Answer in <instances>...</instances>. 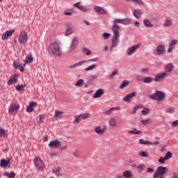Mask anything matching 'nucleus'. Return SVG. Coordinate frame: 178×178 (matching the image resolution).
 I'll use <instances>...</instances> for the list:
<instances>
[{
	"instance_id": "nucleus-1",
	"label": "nucleus",
	"mask_w": 178,
	"mask_h": 178,
	"mask_svg": "<svg viewBox=\"0 0 178 178\" xmlns=\"http://www.w3.org/2000/svg\"><path fill=\"white\" fill-rule=\"evenodd\" d=\"M114 24L113 25V38L112 40V46H111V51L116 47L118 44V41L119 40V37H120V33H119V29L120 26L118 25L116 23H120L122 24V19H115L113 21Z\"/></svg>"
},
{
	"instance_id": "nucleus-2",
	"label": "nucleus",
	"mask_w": 178,
	"mask_h": 178,
	"mask_svg": "<svg viewBox=\"0 0 178 178\" xmlns=\"http://www.w3.org/2000/svg\"><path fill=\"white\" fill-rule=\"evenodd\" d=\"M49 54L55 55V56H59L60 55V47H59V43L53 42L49 47Z\"/></svg>"
},
{
	"instance_id": "nucleus-3",
	"label": "nucleus",
	"mask_w": 178,
	"mask_h": 178,
	"mask_svg": "<svg viewBox=\"0 0 178 178\" xmlns=\"http://www.w3.org/2000/svg\"><path fill=\"white\" fill-rule=\"evenodd\" d=\"M150 99L154 101H163L165 99V93L161 90H156L154 93L149 95Z\"/></svg>"
},
{
	"instance_id": "nucleus-4",
	"label": "nucleus",
	"mask_w": 178,
	"mask_h": 178,
	"mask_svg": "<svg viewBox=\"0 0 178 178\" xmlns=\"http://www.w3.org/2000/svg\"><path fill=\"white\" fill-rule=\"evenodd\" d=\"M166 173H168V168L166 167L159 166L154 172V177L165 178Z\"/></svg>"
},
{
	"instance_id": "nucleus-5",
	"label": "nucleus",
	"mask_w": 178,
	"mask_h": 178,
	"mask_svg": "<svg viewBox=\"0 0 178 178\" xmlns=\"http://www.w3.org/2000/svg\"><path fill=\"white\" fill-rule=\"evenodd\" d=\"M97 60H98V58H92L90 60H82L81 62L76 63L73 65L70 66L69 67L70 69H76V67L83 66L84 63H87L88 62H97Z\"/></svg>"
},
{
	"instance_id": "nucleus-6",
	"label": "nucleus",
	"mask_w": 178,
	"mask_h": 178,
	"mask_svg": "<svg viewBox=\"0 0 178 178\" xmlns=\"http://www.w3.org/2000/svg\"><path fill=\"white\" fill-rule=\"evenodd\" d=\"M29 40V36L27 35V33L23 31L20 33L19 36L18 38V41L19 44H26Z\"/></svg>"
},
{
	"instance_id": "nucleus-7",
	"label": "nucleus",
	"mask_w": 178,
	"mask_h": 178,
	"mask_svg": "<svg viewBox=\"0 0 178 178\" xmlns=\"http://www.w3.org/2000/svg\"><path fill=\"white\" fill-rule=\"evenodd\" d=\"M34 165L36 166L37 169H44L45 168V163H43L42 160L40 157H35L34 159Z\"/></svg>"
},
{
	"instance_id": "nucleus-8",
	"label": "nucleus",
	"mask_w": 178,
	"mask_h": 178,
	"mask_svg": "<svg viewBox=\"0 0 178 178\" xmlns=\"http://www.w3.org/2000/svg\"><path fill=\"white\" fill-rule=\"evenodd\" d=\"M19 108L20 106L15 104H11L8 108L9 115H15V113H17V111H19Z\"/></svg>"
},
{
	"instance_id": "nucleus-9",
	"label": "nucleus",
	"mask_w": 178,
	"mask_h": 178,
	"mask_svg": "<svg viewBox=\"0 0 178 178\" xmlns=\"http://www.w3.org/2000/svg\"><path fill=\"white\" fill-rule=\"evenodd\" d=\"M140 47H141V44H138L129 47L127 51V55L131 56V55H133V54H136V52L137 51V49H139Z\"/></svg>"
},
{
	"instance_id": "nucleus-10",
	"label": "nucleus",
	"mask_w": 178,
	"mask_h": 178,
	"mask_svg": "<svg viewBox=\"0 0 178 178\" xmlns=\"http://www.w3.org/2000/svg\"><path fill=\"white\" fill-rule=\"evenodd\" d=\"M139 144L142 145H159L161 143L159 141H156L154 143H152L149 140H144V139H140L139 140Z\"/></svg>"
},
{
	"instance_id": "nucleus-11",
	"label": "nucleus",
	"mask_w": 178,
	"mask_h": 178,
	"mask_svg": "<svg viewBox=\"0 0 178 178\" xmlns=\"http://www.w3.org/2000/svg\"><path fill=\"white\" fill-rule=\"evenodd\" d=\"M60 145H62V143L58 140H51L48 145L49 148H60Z\"/></svg>"
},
{
	"instance_id": "nucleus-12",
	"label": "nucleus",
	"mask_w": 178,
	"mask_h": 178,
	"mask_svg": "<svg viewBox=\"0 0 178 178\" xmlns=\"http://www.w3.org/2000/svg\"><path fill=\"white\" fill-rule=\"evenodd\" d=\"M169 74L166 72H161L160 74H157L156 76L154 79V81H161V80H163V79H166Z\"/></svg>"
},
{
	"instance_id": "nucleus-13",
	"label": "nucleus",
	"mask_w": 178,
	"mask_h": 178,
	"mask_svg": "<svg viewBox=\"0 0 178 178\" xmlns=\"http://www.w3.org/2000/svg\"><path fill=\"white\" fill-rule=\"evenodd\" d=\"M78 45H79V39H77V38H74L70 44L68 52H72V51H74V49L77 48Z\"/></svg>"
},
{
	"instance_id": "nucleus-14",
	"label": "nucleus",
	"mask_w": 178,
	"mask_h": 178,
	"mask_svg": "<svg viewBox=\"0 0 178 178\" xmlns=\"http://www.w3.org/2000/svg\"><path fill=\"white\" fill-rule=\"evenodd\" d=\"M107 128L106 127H104L103 128L101 126L97 127L95 129V132L99 136H104L105 133H106Z\"/></svg>"
},
{
	"instance_id": "nucleus-15",
	"label": "nucleus",
	"mask_w": 178,
	"mask_h": 178,
	"mask_svg": "<svg viewBox=\"0 0 178 178\" xmlns=\"http://www.w3.org/2000/svg\"><path fill=\"white\" fill-rule=\"evenodd\" d=\"M13 33H15V29L6 31L2 34L1 39L3 40H8L9 37H12V35H13Z\"/></svg>"
},
{
	"instance_id": "nucleus-16",
	"label": "nucleus",
	"mask_w": 178,
	"mask_h": 178,
	"mask_svg": "<svg viewBox=\"0 0 178 178\" xmlns=\"http://www.w3.org/2000/svg\"><path fill=\"white\" fill-rule=\"evenodd\" d=\"M137 97V92H132L130 94H128L126 97H124L123 102H129V101H131L133 98H136Z\"/></svg>"
},
{
	"instance_id": "nucleus-17",
	"label": "nucleus",
	"mask_w": 178,
	"mask_h": 178,
	"mask_svg": "<svg viewBox=\"0 0 178 178\" xmlns=\"http://www.w3.org/2000/svg\"><path fill=\"white\" fill-rule=\"evenodd\" d=\"M16 83H17V74H15L10 76L7 84L8 86H12V84H16Z\"/></svg>"
},
{
	"instance_id": "nucleus-18",
	"label": "nucleus",
	"mask_w": 178,
	"mask_h": 178,
	"mask_svg": "<svg viewBox=\"0 0 178 178\" xmlns=\"http://www.w3.org/2000/svg\"><path fill=\"white\" fill-rule=\"evenodd\" d=\"M105 94V91H104L103 89H98L94 94H93V98H101L102 95Z\"/></svg>"
},
{
	"instance_id": "nucleus-19",
	"label": "nucleus",
	"mask_w": 178,
	"mask_h": 178,
	"mask_svg": "<svg viewBox=\"0 0 178 178\" xmlns=\"http://www.w3.org/2000/svg\"><path fill=\"white\" fill-rule=\"evenodd\" d=\"M10 164V159L6 160L4 159H1L0 161L1 168H6V166H9Z\"/></svg>"
},
{
	"instance_id": "nucleus-20",
	"label": "nucleus",
	"mask_w": 178,
	"mask_h": 178,
	"mask_svg": "<svg viewBox=\"0 0 178 178\" xmlns=\"http://www.w3.org/2000/svg\"><path fill=\"white\" fill-rule=\"evenodd\" d=\"M94 10L99 15H106V13H108V12H106L102 7L95 6Z\"/></svg>"
},
{
	"instance_id": "nucleus-21",
	"label": "nucleus",
	"mask_w": 178,
	"mask_h": 178,
	"mask_svg": "<svg viewBox=\"0 0 178 178\" xmlns=\"http://www.w3.org/2000/svg\"><path fill=\"white\" fill-rule=\"evenodd\" d=\"M157 55H163L165 54V45H159L156 48Z\"/></svg>"
},
{
	"instance_id": "nucleus-22",
	"label": "nucleus",
	"mask_w": 178,
	"mask_h": 178,
	"mask_svg": "<svg viewBox=\"0 0 178 178\" xmlns=\"http://www.w3.org/2000/svg\"><path fill=\"white\" fill-rule=\"evenodd\" d=\"M174 68H175V67L173 66V64L168 63L165 67V72L164 73H167V74H168V73H170V72H172Z\"/></svg>"
},
{
	"instance_id": "nucleus-23",
	"label": "nucleus",
	"mask_w": 178,
	"mask_h": 178,
	"mask_svg": "<svg viewBox=\"0 0 178 178\" xmlns=\"http://www.w3.org/2000/svg\"><path fill=\"white\" fill-rule=\"evenodd\" d=\"M76 30L74 29V26L72 24L67 25V35H70V34H73Z\"/></svg>"
},
{
	"instance_id": "nucleus-24",
	"label": "nucleus",
	"mask_w": 178,
	"mask_h": 178,
	"mask_svg": "<svg viewBox=\"0 0 178 178\" xmlns=\"http://www.w3.org/2000/svg\"><path fill=\"white\" fill-rule=\"evenodd\" d=\"M36 106H37V103H35L34 102H31L29 103V105L27 106V107H26V112H33V111H34L33 107Z\"/></svg>"
},
{
	"instance_id": "nucleus-25",
	"label": "nucleus",
	"mask_w": 178,
	"mask_h": 178,
	"mask_svg": "<svg viewBox=\"0 0 178 178\" xmlns=\"http://www.w3.org/2000/svg\"><path fill=\"white\" fill-rule=\"evenodd\" d=\"M119 109H120V107H112L111 109L106 111L105 114L109 116L114 111H119Z\"/></svg>"
},
{
	"instance_id": "nucleus-26",
	"label": "nucleus",
	"mask_w": 178,
	"mask_h": 178,
	"mask_svg": "<svg viewBox=\"0 0 178 178\" xmlns=\"http://www.w3.org/2000/svg\"><path fill=\"white\" fill-rule=\"evenodd\" d=\"M126 2H130L131 3H136V5H144L143 0H125Z\"/></svg>"
},
{
	"instance_id": "nucleus-27",
	"label": "nucleus",
	"mask_w": 178,
	"mask_h": 178,
	"mask_svg": "<svg viewBox=\"0 0 178 178\" xmlns=\"http://www.w3.org/2000/svg\"><path fill=\"white\" fill-rule=\"evenodd\" d=\"M54 118L58 120L60 118H63V111H55Z\"/></svg>"
},
{
	"instance_id": "nucleus-28",
	"label": "nucleus",
	"mask_w": 178,
	"mask_h": 178,
	"mask_svg": "<svg viewBox=\"0 0 178 178\" xmlns=\"http://www.w3.org/2000/svg\"><path fill=\"white\" fill-rule=\"evenodd\" d=\"M123 176L124 178H131L133 177V172L130 170H126L123 172Z\"/></svg>"
},
{
	"instance_id": "nucleus-29",
	"label": "nucleus",
	"mask_w": 178,
	"mask_h": 178,
	"mask_svg": "<svg viewBox=\"0 0 178 178\" xmlns=\"http://www.w3.org/2000/svg\"><path fill=\"white\" fill-rule=\"evenodd\" d=\"M108 123H109V125L111 126V127H116V126H118L116 120L114 118H111Z\"/></svg>"
},
{
	"instance_id": "nucleus-30",
	"label": "nucleus",
	"mask_w": 178,
	"mask_h": 178,
	"mask_svg": "<svg viewBox=\"0 0 178 178\" xmlns=\"http://www.w3.org/2000/svg\"><path fill=\"white\" fill-rule=\"evenodd\" d=\"M152 81H154V79L151 76L143 77V83H152Z\"/></svg>"
},
{
	"instance_id": "nucleus-31",
	"label": "nucleus",
	"mask_w": 178,
	"mask_h": 178,
	"mask_svg": "<svg viewBox=\"0 0 178 178\" xmlns=\"http://www.w3.org/2000/svg\"><path fill=\"white\" fill-rule=\"evenodd\" d=\"M3 176H7L8 178H15L16 177V174H15L14 172H5L3 173Z\"/></svg>"
},
{
	"instance_id": "nucleus-32",
	"label": "nucleus",
	"mask_w": 178,
	"mask_h": 178,
	"mask_svg": "<svg viewBox=\"0 0 178 178\" xmlns=\"http://www.w3.org/2000/svg\"><path fill=\"white\" fill-rule=\"evenodd\" d=\"M143 24L146 26V27H153L154 25L152 24V23L151 22V21L145 19L143 21Z\"/></svg>"
},
{
	"instance_id": "nucleus-33",
	"label": "nucleus",
	"mask_w": 178,
	"mask_h": 178,
	"mask_svg": "<svg viewBox=\"0 0 178 178\" xmlns=\"http://www.w3.org/2000/svg\"><path fill=\"white\" fill-rule=\"evenodd\" d=\"M143 13L141 10H135L134 12V16L136 17V19H140V15Z\"/></svg>"
},
{
	"instance_id": "nucleus-34",
	"label": "nucleus",
	"mask_w": 178,
	"mask_h": 178,
	"mask_svg": "<svg viewBox=\"0 0 178 178\" xmlns=\"http://www.w3.org/2000/svg\"><path fill=\"white\" fill-rule=\"evenodd\" d=\"M72 155L76 158H80V156H81V153L80 152V150L75 149L72 152Z\"/></svg>"
},
{
	"instance_id": "nucleus-35",
	"label": "nucleus",
	"mask_w": 178,
	"mask_h": 178,
	"mask_svg": "<svg viewBox=\"0 0 178 178\" xmlns=\"http://www.w3.org/2000/svg\"><path fill=\"white\" fill-rule=\"evenodd\" d=\"M82 52L84 55H87V56H90V55H91V50L86 47L82 49Z\"/></svg>"
},
{
	"instance_id": "nucleus-36",
	"label": "nucleus",
	"mask_w": 178,
	"mask_h": 178,
	"mask_svg": "<svg viewBox=\"0 0 178 178\" xmlns=\"http://www.w3.org/2000/svg\"><path fill=\"white\" fill-rule=\"evenodd\" d=\"M128 133H129V134L140 135V134H141V131H138L136 129H134L131 131H129Z\"/></svg>"
},
{
	"instance_id": "nucleus-37",
	"label": "nucleus",
	"mask_w": 178,
	"mask_h": 178,
	"mask_svg": "<svg viewBox=\"0 0 178 178\" xmlns=\"http://www.w3.org/2000/svg\"><path fill=\"white\" fill-rule=\"evenodd\" d=\"M150 122H151V118H147L146 120H142L140 121V123H142L143 126H148Z\"/></svg>"
},
{
	"instance_id": "nucleus-38",
	"label": "nucleus",
	"mask_w": 178,
	"mask_h": 178,
	"mask_svg": "<svg viewBox=\"0 0 178 178\" xmlns=\"http://www.w3.org/2000/svg\"><path fill=\"white\" fill-rule=\"evenodd\" d=\"M34 60V58L31 56H26L25 58V63H31Z\"/></svg>"
},
{
	"instance_id": "nucleus-39",
	"label": "nucleus",
	"mask_w": 178,
	"mask_h": 178,
	"mask_svg": "<svg viewBox=\"0 0 178 178\" xmlns=\"http://www.w3.org/2000/svg\"><path fill=\"white\" fill-rule=\"evenodd\" d=\"M129 84H130V81H122L121 86H120V88H126V87H127V86H129Z\"/></svg>"
},
{
	"instance_id": "nucleus-40",
	"label": "nucleus",
	"mask_w": 178,
	"mask_h": 178,
	"mask_svg": "<svg viewBox=\"0 0 178 178\" xmlns=\"http://www.w3.org/2000/svg\"><path fill=\"white\" fill-rule=\"evenodd\" d=\"M172 24H173V22H172V20L166 19L165 23L163 24V26L165 27H170V26H172Z\"/></svg>"
},
{
	"instance_id": "nucleus-41",
	"label": "nucleus",
	"mask_w": 178,
	"mask_h": 178,
	"mask_svg": "<svg viewBox=\"0 0 178 178\" xmlns=\"http://www.w3.org/2000/svg\"><path fill=\"white\" fill-rule=\"evenodd\" d=\"M139 155L140 156H143V158H148L149 156V154L145 151H140Z\"/></svg>"
},
{
	"instance_id": "nucleus-42",
	"label": "nucleus",
	"mask_w": 178,
	"mask_h": 178,
	"mask_svg": "<svg viewBox=\"0 0 178 178\" xmlns=\"http://www.w3.org/2000/svg\"><path fill=\"white\" fill-rule=\"evenodd\" d=\"M119 73V70H115L114 72H112V74L109 76L110 80H113V78L116 74Z\"/></svg>"
},
{
	"instance_id": "nucleus-43",
	"label": "nucleus",
	"mask_w": 178,
	"mask_h": 178,
	"mask_svg": "<svg viewBox=\"0 0 178 178\" xmlns=\"http://www.w3.org/2000/svg\"><path fill=\"white\" fill-rule=\"evenodd\" d=\"M79 116L81 117V119H83L84 120L88 119V118H90V113H86L85 114L79 115Z\"/></svg>"
},
{
	"instance_id": "nucleus-44",
	"label": "nucleus",
	"mask_w": 178,
	"mask_h": 178,
	"mask_svg": "<svg viewBox=\"0 0 178 178\" xmlns=\"http://www.w3.org/2000/svg\"><path fill=\"white\" fill-rule=\"evenodd\" d=\"M76 87H81V86H84V80L83 79H79L75 84Z\"/></svg>"
},
{
	"instance_id": "nucleus-45",
	"label": "nucleus",
	"mask_w": 178,
	"mask_h": 178,
	"mask_svg": "<svg viewBox=\"0 0 178 178\" xmlns=\"http://www.w3.org/2000/svg\"><path fill=\"white\" fill-rule=\"evenodd\" d=\"M178 41L176 39L172 40L171 42L169 43V47H171V48H173L175 45L177 44Z\"/></svg>"
},
{
	"instance_id": "nucleus-46",
	"label": "nucleus",
	"mask_w": 178,
	"mask_h": 178,
	"mask_svg": "<svg viewBox=\"0 0 178 178\" xmlns=\"http://www.w3.org/2000/svg\"><path fill=\"white\" fill-rule=\"evenodd\" d=\"M95 67H97V65L93 64V65L86 67L85 70L86 72H90V70H94V69H95Z\"/></svg>"
},
{
	"instance_id": "nucleus-47",
	"label": "nucleus",
	"mask_w": 178,
	"mask_h": 178,
	"mask_svg": "<svg viewBox=\"0 0 178 178\" xmlns=\"http://www.w3.org/2000/svg\"><path fill=\"white\" fill-rule=\"evenodd\" d=\"M15 90H17V91H23V90H24V86L23 85H17Z\"/></svg>"
},
{
	"instance_id": "nucleus-48",
	"label": "nucleus",
	"mask_w": 178,
	"mask_h": 178,
	"mask_svg": "<svg viewBox=\"0 0 178 178\" xmlns=\"http://www.w3.org/2000/svg\"><path fill=\"white\" fill-rule=\"evenodd\" d=\"M172 156H173V154H172L170 152H168L164 157L168 161V159H170Z\"/></svg>"
},
{
	"instance_id": "nucleus-49",
	"label": "nucleus",
	"mask_w": 178,
	"mask_h": 178,
	"mask_svg": "<svg viewBox=\"0 0 178 178\" xmlns=\"http://www.w3.org/2000/svg\"><path fill=\"white\" fill-rule=\"evenodd\" d=\"M145 168H147V166L145 164H142V165H138L137 169H138L140 172H143L144 169H145Z\"/></svg>"
},
{
	"instance_id": "nucleus-50",
	"label": "nucleus",
	"mask_w": 178,
	"mask_h": 178,
	"mask_svg": "<svg viewBox=\"0 0 178 178\" xmlns=\"http://www.w3.org/2000/svg\"><path fill=\"white\" fill-rule=\"evenodd\" d=\"M6 134V131L0 127V138L1 137H5Z\"/></svg>"
},
{
	"instance_id": "nucleus-51",
	"label": "nucleus",
	"mask_w": 178,
	"mask_h": 178,
	"mask_svg": "<svg viewBox=\"0 0 178 178\" xmlns=\"http://www.w3.org/2000/svg\"><path fill=\"white\" fill-rule=\"evenodd\" d=\"M165 112H167V113H173L175 112V108L170 107V108L165 109Z\"/></svg>"
},
{
	"instance_id": "nucleus-52",
	"label": "nucleus",
	"mask_w": 178,
	"mask_h": 178,
	"mask_svg": "<svg viewBox=\"0 0 178 178\" xmlns=\"http://www.w3.org/2000/svg\"><path fill=\"white\" fill-rule=\"evenodd\" d=\"M129 22H130V19L125 18V19H122L121 20V24H129Z\"/></svg>"
},
{
	"instance_id": "nucleus-53",
	"label": "nucleus",
	"mask_w": 178,
	"mask_h": 178,
	"mask_svg": "<svg viewBox=\"0 0 178 178\" xmlns=\"http://www.w3.org/2000/svg\"><path fill=\"white\" fill-rule=\"evenodd\" d=\"M102 37L104 40H108V38H109V37H111V33H104L102 34Z\"/></svg>"
},
{
	"instance_id": "nucleus-54",
	"label": "nucleus",
	"mask_w": 178,
	"mask_h": 178,
	"mask_svg": "<svg viewBox=\"0 0 178 178\" xmlns=\"http://www.w3.org/2000/svg\"><path fill=\"white\" fill-rule=\"evenodd\" d=\"M44 118H45V115H40L39 122H38L39 124L44 123Z\"/></svg>"
},
{
	"instance_id": "nucleus-55",
	"label": "nucleus",
	"mask_w": 178,
	"mask_h": 178,
	"mask_svg": "<svg viewBox=\"0 0 178 178\" xmlns=\"http://www.w3.org/2000/svg\"><path fill=\"white\" fill-rule=\"evenodd\" d=\"M149 72H150V70L149 68H147V67L140 70L141 73H149Z\"/></svg>"
},
{
	"instance_id": "nucleus-56",
	"label": "nucleus",
	"mask_w": 178,
	"mask_h": 178,
	"mask_svg": "<svg viewBox=\"0 0 178 178\" xmlns=\"http://www.w3.org/2000/svg\"><path fill=\"white\" fill-rule=\"evenodd\" d=\"M13 65L15 69H19V67H22V64L16 63V61H14Z\"/></svg>"
},
{
	"instance_id": "nucleus-57",
	"label": "nucleus",
	"mask_w": 178,
	"mask_h": 178,
	"mask_svg": "<svg viewBox=\"0 0 178 178\" xmlns=\"http://www.w3.org/2000/svg\"><path fill=\"white\" fill-rule=\"evenodd\" d=\"M81 121V118L80 116L77 115V116L76 117V119H75L74 123H77V124H79V123H80Z\"/></svg>"
},
{
	"instance_id": "nucleus-58",
	"label": "nucleus",
	"mask_w": 178,
	"mask_h": 178,
	"mask_svg": "<svg viewBox=\"0 0 178 178\" xmlns=\"http://www.w3.org/2000/svg\"><path fill=\"white\" fill-rule=\"evenodd\" d=\"M142 113L144 115H148V113H149V108H145V110H143Z\"/></svg>"
},
{
	"instance_id": "nucleus-59",
	"label": "nucleus",
	"mask_w": 178,
	"mask_h": 178,
	"mask_svg": "<svg viewBox=\"0 0 178 178\" xmlns=\"http://www.w3.org/2000/svg\"><path fill=\"white\" fill-rule=\"evenodd\" d=\"M165 161H167L165 157H162V156H161L159 159V162L160 163H165Z\"/></svg>"
},
{
	"instance_id": "nucleus-60",
	"label": "nucleus",
	"mask_w": 178,
	"mask_h": 178,
	"mask_svg": "<svg viewBox=\"0 0 178 178\" xmlns=\"http://www.w3.org/2000/svg\"><path fill=\"white\" fill-rule=\"evenodd\" d=\"M79 9L82 12H87V8H86L84 6L81 5Z\"/></svg>"
},
{
	"instance_id": "nucleus-61",
	"label": "nucleus",
	"mask_w": 178,
	"mask_h": 178,
	"mask_svg": "<svg viewBox=\"0 0 178 178\" xmlns=\"http://www.w3.org/2000/svg\"><path fill=\"white\" fill-rule=\"evenodd\" d=\"M136 79L138 80V81H143L144 82V77L138 75V76H136Z\"/></svg>"
},
{
	"instance_id": "nucleus-62",
	"label": "nucleus",
	"mask_w": 178,
	"mask_h": 178,
	"mask_svg": "<svg viewBox=\"0 0 178 178\" xmlns=\"http://www.w3.org/2000/svg\"><path fill=\"white\" fill-rule=\"evenodd\" d=\"M146 172L147 173H154V168H147L146 170Z\"/></svg>"
},
{
	"instance_id": "nucleus-63",
	"label": "nucleus",
	"mask_w": 178,
	"mask_h": 178,
	"mask_svg": "<svg viewBox=\"0 0 178 178\" xmlns=\"http://www.w3.org/2000/svg\"><path fill=\"white\" fill-rule=\"evenodd\" d=\"M172 127H178V120L174 121L172 124Z\"/></svg>"
},
{
	"instance_id": "nucleus-64",
	"label": "nucleus",
	"mask_w": 178,
	"mask_h": 178,
	"mask_svg": "<svg viewBox=\"0 0 178 178\" xmlns=\"http://www.w3.org/2000/svg\"><path fill=\"white\" fill-rule=\"evenodd\" d=\"M72 13H74V9H71L67 11L68 16H70Z\"/></svg>"
}]
</instances>
